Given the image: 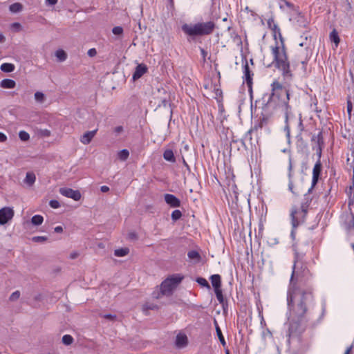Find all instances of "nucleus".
I'll list each match as a JSON object with an SVG mask.
<instances>
[{
	"label": "nucleus",
	"instance_id": "dca6fc26",
	"mask_svg": "<svg viewBox=\"0 0 354 354\" xmlns=\"http://www.w3.org/2000/svg\"><path fill=\"white\" fill-rule=\"evenodd\" d=\"M176 344L178 347H184L187 344V337L185 334L179 333L176 336Z\"/></svg>",
	"mask_w": 354,
	"mask_h": 354
},
{
	"label": "nucleus",
	"instance_id": "0e129e2a",
	"mask_svg": "<svg viewBox=\"0 0 354 354\" xmlns=\"http://www.w3.org/2000/svg\"><path fill=\"white\" fill-rule=\"evenodd\" d=\"M201 54H202L203 57L204 58H205L207 53L203 48H201Z\"/></svg>",
	"mask_w": 354,
	"mask_h": 354
},
{
	"label": "nucleus",
	"instance_id": "473e14b6",
	"mask_svg": "<svg viewBox=\"0 0 354 354\" xmlns=\"http://www.w3.org/2000/svg\"><path fill=\"white\" fill-rule=\"evenodd\" d=\"M129 156V152L127 149H122L118 153V158L123 161L126 160L128 158Z\"/></svg>",
	"mask_w": 354,
	"mask_h": 354
},
{
	"label": "nucleus",
	"instance_id": "1a4fd4ad",
	"mask_svg": "<svg viewBox=\"0 0 354 354\" xmlns=\"http://www.w3.org/2000/svg\"><path fill=\"white\" fill-rule=\"evenodd\" d=\"M321 171H322V165H321L320 162L318 161L315 165L313 170L312 185H311V187L308 190V194H309L312 192L313 189L317 183Z\"/></svg>",
	"mask_w": 354,
	"mask_h": 354
},
{
	"label": "nucleus",
	"instance_id": "c03bdc74",
	"mask_svg": "<svg viewBox=\"0 0 354 354\" xmlns=\"http://www.w3.org/2000/svg\"><path fill=\"white\" fill-rule=\"evenodd\" d=\"M35 99L36 101L41 102L44 99V95L41 92H36L35 93Z\"/></svg>",
	"mask_w": 354,
	"mask_h": 354
},
{
	"label": "nucleus",
	"instance_id": "bb28decb",
	"mask_svg": "<svg viewBox=\"0 0 354 354\" xmlns=\"http://www.w3.org/2000/svg\"><path fill=\"white\" fill-rule=\"evenodd\" d=\"M55 56L60 61H65L67 58V55L64 50L59 49L55 52Z\"/></svg>",
	"mask_w": 354,
	"mask_h": 354
},
{
	"label": "nucleus",
	"instance_id": "37998d69",
	"mask_svg": "<svg viewBox=\"0 0 354 354\" xmlns=\"http://www.w3.org/2000/svg\"><path fill=\"white\" fill-rule=\"evenodd\" d=\"M298 120H299V123H298V126H297V133H297V136H300L301 135L302 131H304V125H303L301 117H299Z\"/></svg>",
	"mask_w": 354,
	"mask_h": 354
},
{
	"label": "nucleus",
	"instance_id": "4be33fe9",
	"mask_svg": "<svg viewBox=\"0 0 354 354\" xmlns=\"http://www.w3.org/2000/svg\"><path fill=\"white\" fill-rule=\"evenodd\" d=\"M163 158L165 160L171 162H175L176 158L174 155V152L171 149H167L163 153Z\"/></svg>",
	"mask_w": 354,
	"mask_h": 354
},
{
	"label": "nucleus",
	"instance_id": "a211bd4d",
	"mask_svg": "<svg viewBox=\"0 0 354 354\" xmlns=\"http://www.w3.org/2000/svg\"><path fill=\"white\" fill-rule=\"evenodd\" d=\"M0 86L3 88H13L16 86V83L13 80L4 79L1 80Z\"/></svg>",
	"mask_w": 354,
	"mask_h": 354
},
{
	"label": "nucleus",
	"instance_id": "f257e3e1",
	"mask_svg": "<svg viewBox=\"0 0 354 354\" xmlns=\"http://www.w3.org/2000/svg\"><path fill=\"white\" fill-rule=\"evenodd\" d=\"M263 103L262 109L266 111V113H273L278 109L281 108L284 112L286 125L284 127V131L286 133V137L290 140V127L288 124L289 119V111L290 106L289 105L290 93L289 91L286 89L282 84L279 81L274 80L271 84V93L268 95L267 99H266V95L263 97Z\"/></svg>",
	"mask_w": 354,
	"mask_h": 354
},
{
	"label": "nucleus",
	"instance_id": "052dcab7",
	"mask_svg": "<svg viewBox=\"0 0 354 354\" xmlns=\"http://www.w3.org/2000/svg\"><path fill=\"white\" fill-rule=\"evenodd\" d=\"M78 255H79V254L77 252H74L70 254V258L72 259H75L78 257Z\"/></svg>",
	"mask_w": 354,
	"mask_h": 354
},
{
	"label": "nucleus",
	"instance_id": "4d7b16f0",
	"mask_svg": "<svg viewBox=\"0 0 354 354\" xmlns=\"http://www.w3.org/2000/svg\"><path fill=\"white\" fill-rule=\"evenodd\" d=\"M100 190L102 192L105 193L109 191V187L108 186L103 185L100 187Z\"/></svg>",
	"mask_w": 354,
	"mask_h": 354
},
{
	"label": "nucleus",
	"instance_id": "58836bf2",
	"mask_svg": "<svg viewBox=\"0 0 354 354\" xmlns=\"http://www.w3.org/2000/svg\"><path fill=\"white\" fill-rule=\"evenodd\" d=\"M196 281L197 283H198L201 286H203V287H207L208 288H210L209 285V283L207 282V281L204 279V278H202V277H198L197 279H196Z\"/></svg>",
	"mask_w": 354,
	"mask_h": 354
},
{
	"label": "nucleus",
	"instance_id": "393cba45",
	"mask_svg": "<svg viewBox=\"0 0 354 354\" xmlns=\"http://www.w3.org/2000/svg\"><path fill=\"white\" fill-rule=\"evenodd\" d=\"M23 6L20 3H15L10 6L9 10L11 12L16 13L22 10Z\"/></svg>",
	"mask_w": 354,
	"mask_h": 354
},
{
	"label": "nucleus",
	"instance_id": "423d86ee",
	"mask_svg": "<svg viewBox=\"0 0 354 354\" xmlns=\"http://www.w3.org/2000/svg\"><path fill=\"white\" fill-rule=\"evenodd\" d=\"M308 205L306 203H303L301 205V209L302 216L301 218H299L296 216V214L298 213L297 207L296 206H294L292 207L290 216H291L292 225L293 228L297 227L301 222L304 221L305 217L308 212Z\"/></svg>",
	"mask_w": 354,
	"mask_h": 354
},
{
	"label": "nucleus",
	"instance_id": "7ed1b4c3",
	"mask_svg": "<svg viewBox=\"0 0 354 354\" xmlns=\"http://www.w3.org/2000/svg\"><path fill=\"white\" fill-rule=\"evenodd\" d=\"M215 28L216 24L212 21L196 24H184L181 26L183 32L192 39L211 35Z\"/></svg>",
	"mask_w": 354,
	"mask_h": 354
},
{
	"label": "nucleus",
	"instance_id": "338daca9",
	"mask_svg": "<svg viewBox=\"0 0 354 354\" xmlns=\"http://www.w3.org/2000/svg\"><path fill=\"white\" fill-rule=\"evenodd\" d=\"M129 237L136 238V234L135 233H131V234H129Z\"/></svg>",
	"mask_w": 354,
	"mask_h": 354
},
{
	"label": "nucleus",
	"instance_id": "8fccbe9b",
	"mask_svg": "<svg viewBox=\"0 0 354 354\" xmlns=\"http://www.w3.org/2000/svg\"><path fill=\"white\" fill-rule=\"evenodd\" d=\"M87 54L89 57H93L97 55V50L95 48H91L88 50Z\"/></svg>",
	"mask_w": 354,
	"mask_h": 354
},
{
	"label": "nucleus",
	"instance_id": "0eeeda50",
	"mask_svg": "<svg viewBox=\"0 0 354 354\" xmlns=\"http://www.w3.org/2000/svg\"><path fill=\"white\" fill-rule=\"evenodd\" d=\"M14 216V211L12 208L8 207H3L0 209V225L7 223Z\"/></svg>",
	"mask_w": 354,
	"mask_h": 354
},
{
	"label": "nucleus",
	"instance_id": "20e7f679",
	"mask_svg": "<svg viewBox=\"0 0 354 354\" xmlns=\"http://www.w3.org/2000/svg\"><path fill=\"white\" fill-rule=\"evenodd\" d=\"M272 53L274 57L275 67L282 71L283 75H291L290 71V64L288 59L283 41L281 46H272Z\"/></svg>",
	"mask_w": 354,
	"mask_h": 354
},
{
	"label": "nucleus",
	"instance_id": "6e6d98bb",
	"mask_svg": "<svg viewBox=\"0 0 354 354\" xmlns=\"http://www.w3.org/2000/svg\"><path fill=\"white\" fill-rule=\"evenodd\" d=\"M41 135L45 137H48L50 136V131L48 129H44L41 131Z\"/></svg>",
	"mask_w": 354,
	"mask_h": 354
},
{
	"label": "nucleus",
	"instance_id": "bf43d9fd",
	"mask_svg": "<svg viewBox=\"0 0 354 354\" xmlns=\"http://www.w3.org/2000/svg\"><path fill=\"white\" fill-rule=\"evenodd\" d=\"M55 232L57 233H61L63 232V228L62 226H57L55 227Z\"/></svg>",
	"mask_w": 354,
	"mask_h": 354
},
{
	"label": "nucleus",
	"instance_id": "2eb2a0df",
	"mask_svg": "<svg viewBox=\"0 0 354 354\" xmlns=\"http://www.w3.org/2000/svg\"><path fill=\"white\" fill-rule=\"evenodd\" d=\"M244 75L245 77V81L248 86L251 88L252 84V77L253 75L252 73H251V71H250L249 66L248 63L246 62L244 66Z\"/></svg>",
	"mask_w": 354,
	"mask_h": 354
},
{
	"label": "nucleus",
	"instance_id": "39448f33",
	"mask_svg": "<svg viewBox=\"0 0 354 354\" xmlns=\"http://www.w3.org/2000/svg\"><path fill=\"white\" fill-rule=\"evenodd\" d=\"M183 276L177 274L167 278L160 284L162 295H170L172 291L183 279Z\"/></svg>",
	"mask_w": 354,
	"mask_h": 354
},
{
	"label": "nucleus",
	"instance_id": "412c9836",
	"mask_svg": "<svg viewBox=\"0 0 354 354\" xmlns=\"http://www.w3.org/2000/svg\"><path fill=\"white\" fill-rule=\"evenodd\" d=\"M214 325H215V329H216V335L218 336V338L221 344L223 346H225L226 345V342H225L224 337H223V335L222 334L221 330L220 327L218 326L216 320H214Z\"/></svg>",
	"mask_w": 354,
	"mask_h": 354
},
{
	"label": "nucleus",
	"instance_id": "ddd939ff",
	"mask_svg": "<svg viewBox=\"0 0 354 354\" xmlns=\"http://www.w3.org/2000/svg\"><path fill=\"white\" fill-rule=\"evenodd\" d=\"M97 131V129L93 131H86L80 137V142L84 145L89 144L95 136Z\"/></svg>",
	"mask_w": 354,
	"mask_h": 354
},
{
	"label": "nucleus",
	"instance_id": "c85d7f7f",
	"mask_svg": "<svg viewBox=\"0 0 354 354\" xmlns=\"http://www.w3.org/2000/svg\"><path fill=\"white\" fill-rule=\"evenodd\" d=\"M44 218L41 215H35L31 218V223L34 225H39L43 223Z\"/></svg>",
	"mask_w": 354,
	"mask_h": 354
},
{
	"label": "nucleus",
	"instance_id": "49530a36",
	"mask_svg": "<svg viewBox=\"0 0 354 354\" xmlns=\"http://www.w3.org/2000/svg\"><path fill=\"white\" fill-rule=\"evenodd\" d=\"M297 261V256L295 257V259L294 261V265L292 266V272L291 278H290L291 283L294 281L295 277L297 275V273L295 272V267H296Z\"/></svg>",
	"mask_w": 354,
	"mask_h": 354
},
{
	"label": "nucleus",
	"instance_id": "13d9d810",
	"mask_svg": "<svg viewBox=\"0 0 354 354\" xmlns=\"http://www.w3.org/2000/svg\"><path fill=\"white\" fill-rule=\"evenodd\" d=\"M162 295L161 294V290L159 292H153V297L155 299H159Z\"/></svg>",
	"mask_w": 354,
	"mask_h": 354
},
{
	"label": "nucleus",
	"instance_id": "c756f323",
	"mask_svg": "<svg viewBox=\"0 0 354 354\" xmlns=\"http://www.w3.org/2000/svg\"><path fill=\"white\" fill-rule=\"evenodd\" d=\"M187 256L190 259L196 260L199 261L201 259L200 254L196 250H190L187 253Z\"/></svg>",
	"mask_w": 354,
	"mask_h": 354
},
{
	"label": "nucleus",
	"instance_id": "69168bd1",
	"mask_svg": "<svg viewBox=\"0 0 354 354\" xmlns=\"http://www.w3.org/2000/svg\"><path fill=\"white\" fill-rule=\"evenodd\" d=\"M5 41V37L2 35V34H0V43H2Z\"/></svg>",
	"mask_w": 354,
	"mask_h": 354
},
{
	"label": "nucleus",
	"instance_id": "f8f14e48",
	"mask_svg": "<svg viewBox=\"0 0 354 354\" xmlns=\"http://www.w3.org/2000/svg\"><path fill=\"white\" fill-rule=\"evenodd\" d=\"M147 71V67L146 65L141 64H138L135 69L133 74V80H136L140 78Z\"/></svg>",
	"mask_w": 354,
	"mask_h": 354
},
{
	"label": "nucleus",
	"instance_id": "e433bc0d",
	"mask_svg": "<svg viewBox=\"0 0 354 354\" xmlns=\"http://www.w3.org/2000/svg\"><path fill=\"white\" fill-rule=\"evenodd\" d=\"M171 219L174 221H176L177 220L180 219L182 216V213L180 210L176 209L172 212L171 213Z\"/></svg>",
	"mask_w": 354,
	"mask_h": 354
},
{
	"label": "nucleus",
	"instance_id": "2f4dec72",
	"mask_svg": "<svg viewBox=\"0 0 354 354\" xmlns=\"http://www.w3.org/2000/svg\"><path fill=\"white\" fill-rule=\"evenodd\" d=\"M279 8L282 10H286V8L294 10V6L289 1L283 0L279 3Z\"/></svg>",
	"mask_w": 354,
	"mask_h": 354
},
{
	"label": "nucleus",
	"instance_id": "5fc2aeb1",
	"mask_svg": "<svg viewBox=\"0 0 354 354\" xmlns=\"http://www.w3.org/2000/svg\"><path fill=\"white\" fill-rule=\"evenodd\" d=\"M114 131L117 133V134H119L120 133H122L123 131V127L122 126H118V127H116L115 129H114Z\"/></svg>",
	"mask_w": 354,
	"mask_h": 354
},
{
	"label": "nucleus",
	"instance_id": "79ce46f5",
	"mask_svg": "<svg viewBox=\"0 0 354 354\" xmlns=\"http://www.w3.org/2000/svg\"><path fill=\"white\" fill-rule=\"evenodd\" d=\"M254 131H256L255 129H254V127H252L250 130H248L244 137H243V140H248L249 141H251L252 140V133Z\"/></svg>",
	"mask_w": 354,
	"mask_h": 354
},
{
	"label": "nucleus",
	"instance_id": "864d4df0",
	"mask_svg": "<svg viewBox=\"0 0 354 354\" xmlns=\"http://www.w3.org/2000/svg\"><path fill=\"white\" fill-rule=\"evenodd\" d=\"M346 6V11L347 12H350L352 9L351 3L349 2L348 0L345 1Z\"/></svg>",
	"mask_w": 354,
	"mask_h": 354
},
{
	"label": "nucleus",
	"instance_id": "de8ad7c7",
	"mask_svg": "<svg viewBox=\"0 0 354 354\" xmlns=\"http://www.w3.org/2000/svg\"><path fill=\"white\" fill-rule=\"evenodd\" d=\"M49 205L54 209H57L60 206L59 201L57 200L50 201Z\"/></svg>",
	"mask_w": 354,
	"mask_h": 354
},
{
	"label": "nucleus",
	"instance_id": "4c0bfd02",
	"mask_svg": "<svg viewBox=\"0 0 354 354\" xmlns=\"http://www.w3.org/2000/svg\"><path fill=\"white\" fill-rule=\"evenodd\" d=\"M346 230L348 231L354 230V214H351V221L346 223Z\"/></svg>",
	"mask_w": 354,
	"mask_h": 354
},
{
	"label": "nucleus",
	"instance_id": "cd10ccee",
	"mask_svg": "<svg viewBox=\"0 0 354 354\" xmlns=\"http://www.w3.org/2000/svg\"><path fill=\"white\" fill-rule=\"evenodd\" d=\"M36 177L33 173L28 172L26 176L25 182L32 185L35 181Z\"/></svg>",
	"mask_w": 354,
	"mask_h": 354
},
{
	"label": "nucleus",
	"instance_id": "72a5a7b5",
	"mask_svg": "<svg viewBox=\"0 0 354 354\" xmlns=\"http://www.w3.org/2000/svg\"><path fill=\"white\" fill-rule=\"evenodd\" d=\"M73 342V338L70 335H64L62 337V342L65 345H71Z\"/></svg>",
	"mask_w": 354,
	"mask_h": 354
},
{
	"label": "nucleus",
	"instance_id": "3c124183",
	"mask_svg": "<svg viewBox=\"0 0 354 354\" xmlns=\"http://www.w3.org/2000/svg\"><path fill=\"white\" fill-rule=\"evenodd\" d=\"M352 108H353L352 103H351V100H348L347 101V112H348L349 115H351V114Z\"/></svg>",
	"mask_w": 354,
	"mask_h": 354
},
{
	"label": "nucleus",
	"instance_id": "c9c22d12",
	"mask_svg": "<svg viewBox=\"0 0 354 354\" xmlns=\"http://www.w3.org/2000/svg\"><path fill=\"white\" fill-rule=\"evenodd\" d=\"M19 137L22 141H28L30 139V135L25 131H20L19 133Z\"/></svg>",
	"mask_w": 354,
	"mask_h": 354
},
{
	"label": "nucleus",
	"instance_id": "6e6552de",
	"mask_svg": "<svg viewBox=\"0 0 354 354\" xmlns=\"http://www.w3.org/2000/svg\"><path fill=\"white\" fill-rule=\"evenodd\" d=\"M59 193L67 198L73 199L74 201H79L81 198V194L78 190H73L71 188L62 187L59 189Z\"/></svg>",
	"mask_w": 354,
	"mask_h": 354
},
{
	"label": "nucleus",
	"instance_id": "b1692460",
	"mask_svg": "<svg viewBox=\"0 0 354 354\" xmlns=\"http://www.w3.org/2000/svg\"><path fill=\"white\" fill-rule=\"evenodd\" d=\"M0 68L6 73H10L15 70V66L10 63H3L1 65Z\"/></svg>",
	"mask_w": 354,
	"mask_h": 354
},
{
	"label": "nucleus",
	"instance_id": "5701e85b",
	"mask_svg": "<svg viewBox=\"0 0 354 354\" xmlns=\"http://www.w3.org/2000/svg\"><path fill=\"white\" fill-rule=\"evenodd\" d=\"M330 39L332 42L335 43L336 47L339 44L340 39L339 37L338 32L335 29H333V31L330 33Z\"/></svg>",
	"mask_w": 354,
	"mask_h": 354
},
{
	"label": "nucleus",
	"instance_id": "9b49d317",
	"mask_svg": "<svg viewBox=\"0 0 354 354\" xmlns=\"http://www.w3.org/2000/svg\"><path fill=\"white\" fill-rule=\"evenodd\" d=\"M273 113H270L269 114L266 113V111L262 109L261 111V118L260 122L258 124H255L254 129L257 130L259 128H262L263 126L267 125L270 118L272 116Z\"/></svg>",
	"mask_w": 354,
	"mask_h": 354
},
{
	"label": "nucleus",
	"instance_id": "774afa93",
	"mask_svg": "<svg viewBox=\"0 0 354 354\" xmlns=\"http://www.w3.org/2000/svg\"><path fill=\"white\" fill-rule=\"evenodd\" d=\"M14 27H20L21 25L19 23H14L12 25Z\"/></svg>",
	"mask_w": 354,
	"mask_h": 354
},
{
	"label": "nucleus",
	"instance_id": "a878e982",
	"mask_svg": "<svg viewBox=\"0 0 354 354\" xmlns=\"http://www.w3.org/2000/svg\"><path fill=\"white\" fill-rule=\"evenodd\" d=\"M129 252V250L127 248H120L117 249L114 251V254L116 257H124L126 256Z\"/></svg>",
	"mask_w": 354,
	"mask_h": 354
},
{
	"label": "nucleus",
	"instance_id": "9d476101",
	"mask_svg": "<svg viewBox=\"0 0 354 354\" xmlns=\"http://www.w3.org/2000/svg\"><path fill=\"white\" fill-rule=\"evenodd\" d=\"M164 198L165 202L172 207H178L180 205V200L173 194H165Z\"/></svg>",
	"mask_w": 354,
	"mask_h": 354
},
{
	"label": "nucleus",
	"instance_id": "e2e57ef3",
	"mask_svg": "<svg viewBox=\"0 0 354 354\" xmlns=\"http://www.w3.org/2000/svg\"><path fill=\"white\" fill-rule=\"evenodd\" d=\"M352 348H353V346H351L348 348H347V349L346 350L344 354H350L351 351H352Z\"/></svg>",
	"mask_w": 354,
	"mask_h": 354
},
{
	"label": "nucleus",
	"instance_id": "7c9ffc66",
	"mask_svg": "<svg viewBox=\"0 0 354 354\" xmlns=\"http://www.w3.org/2000/svg\"><path fill=\"white\" fill-rule=\"evenodd\" d=\"M159 307L158 305L147 302L142 306L143 311H147L149 310H158Z\"/></svg>",
	"mask_w": 354,
	"mask_h": 354
},
{
	"label": "nucleus",
	"instance_id": "a19ab883",
	"mask_svg": "<svg viewBox=\"0 0 354 354\" xmlns=\"http://www.w3.org/2000/svg\"><path fill=\"white\" fill-rule=\"evenodd\" d=\"M20 297V292L19 290H16L11 294L9 297V300L11 301H17Z\"/></svg>",
	"mask_w": 354,
	"mask_h": 354
},
{
	"label": "nucleus",
	"instance_id": "aec40b11",
	"mask_svg": "<svg viewBox=\"0 0 354 354\" xmlns=\"http://www.w3.org/2000/svg\"><path fill=\"white\" fill-rule=\"evenodd\" d=\"M312 142L317 144L318 149H317V151H319V153L321 154V145L323 144L322 132H319L317 135H314L312 137Z\"/></svg>",
	"mask_w": 354,
	"mask_h": 354
},
{
	"label": "nucleus",
	"instance_id": "ea45409f",
	"mask_svg": "<svg viewBox=\"0 0 354 354\" xmlns=\"http://www.w3.org/2000/svg\"><path fill=\"white\" fill-rule=\"evenodd\" d=\"M47 239H48V238L46 236H33L32 238V241L34 242H36V243H43V242H45Z\"/></svg>",
	"mask_w": 354,
	"mask_h": 354
},
{
	"label": "nucleus",
	"instance_id": "f03ea898",
	"mask_svg": "<svg viewBox=\"0 0 354 354\" xmlns=\"http://www.w3.org/2000/svg\"><path fill=\"white\" fill-rule=\"evenodd\" d=\"M313 301V295L310 291L304 290L288 291L287 303L292 317L290 330H296L298 326L308 321L306 315L308 306Z\"/></svg>",
	"mask_w": 354,
	"mask_h": 354
},
{
	"label": "nucleus",
	"instance_id": "680f3d73",
	"mask_svg": "<svg viewBox=\"0 0 354 354\" xmlns=\"http://www.w3.org/2000/svg\"><path fill=\"white\" fill-rule=\"evenodd\" d=\"M46 2L51 6L55 5L57 3V0H46Z\"/></svg>",
	"mask_w": 354,
	"mask_h": 354
},
{
	"label": "nucleus",
	"instance_id": "f3484780",
	"mask_svg": "<svg viewBox=\"0 0 354 354\" xmlns=\"http://www.w3.org/2000/svg\"><path fill=\"white\" fill-rule=\"evenodd\" d=\"M211 282L212 286L215 290L221 289V276L219 274H213L210 277Z\"/></svg>",
	"mask_w": 354,
	"mask_h": 354
},
{
	"label": "nucleus",
	"instance_id": "4468645a",
	"mask_svg": "<svg viewBox=\"0 0 354 354\" xmlns=\"http://www.w3.org/2000/svg\"><path fill=\"white\" fill-rule=\"evenodd\" d=\"M268 26L273 31L274 37L276 38L277 34H278L279 39H280L281 41L282 42L283 37L281 34L280 28H279L277 24H276L274 23L273 18H270L268 20Z\"/></svg>",
	"mask_w": 354,
	"mask_h": 354
},
{
	"label": "nucleus",
	"instance_id": "09e8293b",
	"mask_svg": "<svg viewBox=\"0 0 354 354\" xmlns=\"http://www.w3.org/2000/svg\"><path fill=\"white\" fill-rule=\"evenodd\" d=\"M101 316L102 317H104V319H109V320H111V321H114L116 319V315H113V314H104V315H102Z\"/></svg>",
	"mask_w": 354,
	"mask_h": 354
},
{
	"label": "nucleus",
	"instance_id": "f704fd0d",
	"mask_svg": "<svg viewBox=\"0 0 354 354\" xmlns=\"http://www.w3.org/2000/svg\"><path fill=\"white\" fill-rule=\"evenodd\" d=\"M214 292H215V294H216V298H217V300L218 301V302L221 304L223 305L224 297L223 295L221 289L215 290Z\"/></svg>",
	"mask_w": 354,
	"mask_h": 354
},
{
	"label": "nucleus",
	"instance_id": "6ab92c4d",
	"mask_svg": "<svg viewBox=\"0 0 354 354\" xmlns=\"http://www.w3.org/2000/svg\"><path fill=\"white\" fill-rule=\"evenodd\" d=\"M292 159H291V157H290L289 158V165H288V178H289L288 188H289V190L292 193L295 194V192L293 191V183L291 180V178H292Z\"/></svg>",
	"mask_w": 354,
	"mask_h": 354
},
{
	"label": "nucleus",
	"instance_id": "603ef678",
	"mask_svg": "<svg viewBox=\"0 0 354 354\" xmlns=\"http://www.w3.org/2000/svg\"><path fill=\"white\" fill-rule=\"evenodd\" d=\"M7 140V136L2 132H0V142H4Z\"/></svg>",
	"mask_w": 354,
	"mask_h": 354
},
{
	"label": "nucleus",
	"instance_id": "a18cd8bd",
	"mask_svg": "<svg viewBox=\"0 0 354 354\" xmlns=\"http://www.w3.org/2000/svg\"><path fill=\"white\" fill-rule=\"evenodd\" d=\"M112 32L116 35H120L123 33V28L121 26H115L112 29Z\"/></svg>",
	"mask_w": 354,
	"mask_h": 354
}]
</instances>
